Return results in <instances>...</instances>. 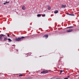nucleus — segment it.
Here are the masks:
<instances>
[{"instance_id": "1", "label": "nucleus", "mask_w": 79, "mask_h": 79, "mask_svg": "<svg viewBox=\"0 0 79 79\" xmlns=\"http://www.w3.org/2000/svg\"><path fill=\"white\" fill-rule=\"evenodd\" d=\"M26 37H27V36H22V37H19L18 38H16L15 39V40L16 41H20L21 40H22V39H25L26 38Z\"/></svg>"}, {"instance_id": "2", "label": "nucleus", "mask_w": 79, "mask_h": 79, "mask_svg": "<svg viewBox=\"0 0 79 79\" xmlns=\"http://www.w3.org/2000/svg\"><path fill=\"white\" fill-rule=\"evenodd\" d=\"M5 35H4L3 34H1L0 35V40L1 41H2V37H5Z\"/></svg>"}, {"instance_id": "3", "label": "nucleus", "mask_w": 79, "mask_h": 79, "mask_svg": "<svg viewBox=\"0 0 79 79\" xmlns=\"http://www.w3.org/2000/svg\"><path fill=\"white\" fill-rule=\"evenodd\" d=\"M48 73V72L47 71H43L41 72V74H45V73Z\"/></svg>"}, {"instance_id": "4", "label": "nucleus", "mask_w": 79, "mask_h": 79, "mask_svg": "<svg viewBox=\"0 0 79 79\" xmlns=\"http://www.w3.org/2000/svg\"><path fill=\"white\" fill-rule=\"evenodd\" d=\"M73 31V29H70L67 30V32H72Z\"/></svg>"}, {"instance_id": "5", "label": "nucleus", "mask_w": 79, "mask_h": 79, "mask_svg": "<svg viewBox=\"0 0 79 79\" xmlns=\"http://www.w3.org/2000/svg\"><path fill=\"white\" fill-rule=\"evenodd\" d=\"M48 37V35H46L43 36V37H45L46 39H47V38Z\"/></svg>"}, {"instance_id": "6", "label": "nucleus", "mask_w": 79, "mask_h": 79, "mask_svg": "<svg viewBox=\"0 0 79 79\" xmlns=\"http://www.w3.org/2000/svg\"><path fill=\"white\" fill-rule=\"evenodd\" d=\"M22 9L23 10H25L26 9V7H25V6H24L23 5L22 6Z\"/></svg>"}, {"instance_id": "7", "label": "nucleus", "mask_w": 79, "mask_h": 79, "mask_svg": "<svg viewBox=\"0 0 79 79\" xmlns=\"http://www.w3.org/2000/svg\"><path fill=\"white\" fill-rule=\"evenodd\" d=\"M66 6V5H63L61 6V7L62 8H64Z\"/></svg>"}, {"instance_id": "8", "label": "nucleus", "mask_w": 79, "mask_h": 79, "mask_svg": "<svg viewBox=\"0 0 79 79\" xmlns=\"http://www.w3.org/2000/svg\"><path fill=\"white\" fill-rule=\"evenodd\" d=\"M8 42H12V40H11V39L10 38L7 39Z\"/></svg>"}, {"instance_id": "9", "label": "nucleus", "mask_w": 79, "mask_h": 79, "mask_svg": "<svg viewBox=\"0 0 79 79\" xmlns=\"http://www.w3.org/2000/svg\"><path fill=\"white\" fill-rule=\"evenodd\" d=\"M58 13V10H56L54 11V13L55 14H56V13Z\"/></svg>"}, {"instance_id": "10", "label": "nucleus", "mask_w": 79, "mask_h": 79, "mask_svg": "<svg viewBox=\"0 0 79 79\" xmlns=\"http://www.w3.org/2000/svg\"><path fill=\"white\" fill-rule=\"evenodd\" d=\"M73 27H74L73 26L69 27H67V29H68V28H69L70 29H71V28H73Z\"/></svg>"}, {"instance_id": "11", "label": "nucleus", "mask_w": 79, "mask_h": 79, "mask_svg": "<svg viewBox=\"0 0 79 79\" xmlns=\"http://www.w3.org/2000/svg\"><path fill=\"white\" fill-rule=\"evenodd\" d=\"M37 17H41V14H38L37 15Z\"/></svg>"}, {"instance_id": "12", "label": "nucleus", "mask_w": 79, "mask_h": 79, "mask_svg": "<svg viewBox=\"0 0 79 79\" xmlns=\"http://www.w3.org/2000/svg\"><path fill=\"white\" fill-rule=\"evenodd\" d=\"M7 39H7L6 38H5L4 40V41H6L7 40Z\"/></svg>"}, {"instance_id": "13", "label": "nucleus", "mask_w": 79, "mask_h": 79, "mask_svg": "<svg viewBox=\"0 0 79 79\" xmlns=\"http://www.w3.org/2000/svg\"><path fill=\"white\" fill-rule=\"evenodd\" d=\"M48 10H50V9H51V7H50V6H48Z\"/></svg>"}, {"instance_id": "14", "label": "nucleus", "mask_w": 79, "mask_h": 79, "mask_svg": "<svg viewBox=\"0 0 79 79\" xmlns=\"http://www.w3.org/2000/svg\"><path fill=\"white\" fill-rule=\"evenodd\" d=\"M32 79V77H29L28 78H27L26 79Z\"/></svg>"}, {"instance_id": "15", "label": "nucleus", "mask_w": 79, "mask_h": 79, "mask_svg": "<svg viewBox=\"0 0 79 79\" xmlns=\"http://www.w3.org/2000/svg\"><path fill=\"white\" fill-rule=\"evenodd\" d=\"M42 16L43 17H45V14H42Z\"/></svg>"}, {"instance_id": "16", "label": "nucleus", "mask_w": 79, "mask_h": 79, "mask_svg": "<svg viewBox=\"0 0 79 79\" xmlns=\"http://www.w3.org/2000/svg\"><path fill=\"white\" fill-rule=\"evenodd\" d=\"M66 15H69L70 16H71V14L69 13H66Z\"/></svg>"}, {"instance_id": "17", "label": "nucleus", "mask_w": 79, "mask_h": 79, "mask_svg": "<svg viewBox=\"0 0 79 79\" xmlns=\"http://www.w3.org/2000/svg\"><path fill=\"white\" fill-rule=\"evenodd\" d=\"M6 4H7V3H10V2H8L7 1H6Z\"/></svg>"}, {"instance_id": "18", "label": "nucleus", "mask_w": 79, "mask_h": 79, "mask_svg": "<svg viewBox=\"0 0 79 79\" xmlns=\"http://www.w3.org/2000/svg\"><path fill=\"white\" fill-rule=\"evenodd\" d=\"M74 14H71V15H70V16H74Z\"/></svg>"}, {"instance_id": "19", "label": "nucleus", "mask_w": 79, "mask_h": 79, "mask_svg": "<svg viewBox=\"0 0 79 79\" xmlns=\"http://www.w3.org/2000/svg\"><path fill=\"white\" fill-rule=\"evenodd\" d=\"M23 76V74H21V75H20L19 76Z\"/></svg>"}, {"instance_id": "20", "label": "nucleus", "mask_w": 79, "mask_h": 79, "mask_svg": "<svg viewBox=\"0 0 79 79\" xmlns=\"http://www.w3.org/2000/svg\"><path fill=\"white\" fill-rule=\"evenodd\" d=\"M64 71L63 70H61L60 73V74H61V73H62V72H63V71Z\"/></svg>"}, {"instance_id": "21", "label": "nucleus", "mask_w": 79, "mask_h": 79, "mask_svg": "<svg viewBox=\"0 0 79 79\" xmlns=\"http://www.w3.org/2000/svg\"><path fill=\"white\" fill-rule=\"evenodd\" d=\"M50 79H55L54 77L51 78Z\"/></svg>"}, {"instance_id": "22", "label": "nucleus", "mask_w": 79, "mask_h": 79, "mask_svg": "<svg viewBox=\"0 0 79 79\" xmlns=\"http://www.w3.org/2000/svg\"><path fill=\"white\" fill-rule=\"evenodd\" d=\"M4 5H5L6 4V2H4L3 3Z\"/></svg>"}, {"instance_id": "23", "label": "nucleus", "mask_w": 79, "mask_h": 79, "mask_svg": "<svg viewBox=\"0 0 79 79\" xmlns=\"http://www.w3.org/2000/svg\"><path fill=\"white\" fill-rule=\"evenodd\" d=\"M4 5H5L6 4V2H4L3 3Z\"/></svg>"}, {"instance_id": "24", "label": "nucleus", "mask_w": 79, "mask_h": 79, "mask_svg": "<svg viewBox=\"0 0 79 79\" xmlns=\"http://www.w3.org/2000/svg\"><path fill=\"white\" fill-rule=\"evenodd\" d=\"M64 79H68V77H67V78H64Z\"/></svg>"}, {"instance_id": "25", "label": "nucleus", "mask_w": 79, "mask_h": 79, "mask_svg": "<svg viewBox=\"0 0 79 79\" xmlns=\"http://www.w3.org/2000/svg\"><path fill=\"white\" fill-rule=\"evenodd\" d=\"M68 77L69 78V77H70V76L69 75L68 76Z\"/></svg>"}, {"instance_id": "26", "label": "nucleus", "mask_w": 79, "mask_h": 79, "mask_svg": "<svg viewBox=\"0 0 79 79\" xmlns=\"http://www.w3.org/2000/svg\"><path fill=\"white\" fill-rule=\"evenodd\" d=\"M7 36H8V37H10V35H7Z\"/></svg>"}, {"instance_id": "27", "label": "nucleus", "mask_w": 79, "mask_h": 79, "mask_svg": "<svg viewBox=\"0 0 79 79\" xmlns=\"http://www.w3.org/2000/svg\"><path fill=\"white\" fill-rule=\"evenodd\" d=\"M31 55V54H30V55Z\"/></svg>"}]
</instances>
